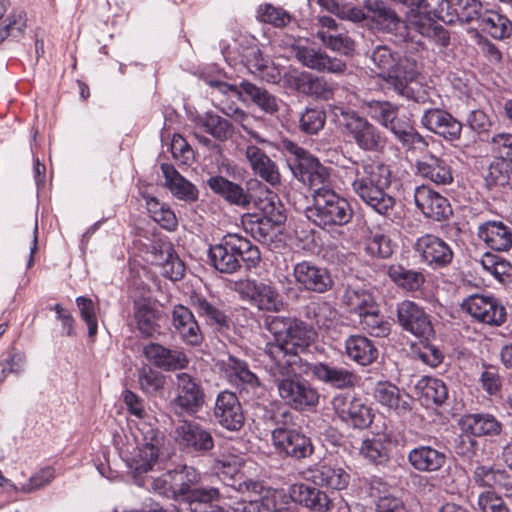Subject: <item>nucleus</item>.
Returning <instances> with one entry per match:
<instances>
[{
	"label": "nucleus",
	"instance_id": "nucleus-1",
	"mask_svg": "<svg viewBox=\"0 0 512 512\" xmlns=\"http://www.w3.org/2000/svg\"><path fill=\"white\" fill-rule=\"evenodd\" d=\"M263 367L287 405L304 410L318 404V391L308 381L300 378L302 373L309 371L308 363H303L300 357L286 355L280 348L273 347Z\"/></svg>",
	"mask_w": 512,
	"mask_h": 512
},
{
	"label": "nucleus",
	"instance_id": "nucleus-2",
	"mask_svg": "<svg viewBox=\"0 0 512 512\" xmlns=\"http://www.w3.org/2000/svg\"><path fill=\"white\" fill-rule=\"evenodd\" d=\"M164 444L163 434L146 423H141L135 431L126 436V443L120 449L121 456L133 470V477L152 471L157 464Z\"/></svg>",
	"mask_w": 512,
	"mask_h": 512
},
{
	"label": "nucleus",
	"instance_id": "nucleus-3",
	"mask_svg": "<svg viewBox=\"0 0 512 512\" xmlns=\"http://www.w3.org/2000/svg\"><path fill=\"white\" fill-rule=\"evenodd\" d=\"M389 168L378 161H370L358 167L351 182L353 191L379 214H386L394 200L385 193L390 185Z\"/></svg>",
	"mask_w": 512,
	"mask_h": 512
},
{
	"label": "nucleus",
	"instance_id": "nucleus-4",
	"mask_svg": "<svg viewBox=\"0 0 512 512\" xmlns=\"http://www.w3.org/2000/svg\"><path fill=\"white\" fill-rule=\"evenodd\" d=\"M306 215L316 225L326 229L347 224L353 216V210L345 198L321 186L314 190L313 205L306 209Z\"/></svg>",
	"mask_w": 512,
	"mask_h": 512
},
{
	"label": "nucleus",
	"instance_id": "nucleus-5",
	"mask_svg": "<svg viewBox=\"0 0 512 512\" xmlns=\"http://www.w3.org/2000/svg\"><path fill=\"white\" fill-rule=\"evenodd\" d=\"M329 113L334 122L343 128L347 137H351L359 148L376 150L381 144V137L376 128L356 112L340 106H333Z\"/></svg>",
	"mask_w": 512,
	"mask_h": 512
},
{
	"label": "nucleus",
	"instance_id": "nucleus-6",
	"mask_svg": "<svg viewBox=\"0 0 512 512\" xmlns=\"http://www.w3.org/2000/svg\"><path fill=\"white\" fill-rule=\"evenodd\" d=\"M174 397L170 407L176 415L197 414L205 402V393L201 382L186 372L175 374L173 381Z\"/></svg>",
	"mask_w": 512,
	"mask_h": 512
},
{
	"label": "nucleus",
	"instance_id": "nucleus-7",
	"mask_svg": "<svg viewBox=\"0 0 512 512\" xmlns=\"http://www.w3.org/2000/svg\"><path fill=\"white\" fill-rule=\"evenodd\" d=\"M283 148L291 155L288 165L297 179L311 187L325 186L329 173L318 159L291 141H284Z\"/></svg>",
	"mask_w": 512,
	"mask_h": 512
},
{
	"label": "nucleus",
	"instance_id": "nucleus-8",
	"mask_svg": "<svg viewBox=\"0 0 512 512\" xmlns=\"http://www.w3.org/2000/svg\"><path fill=\"white\" fill-rule=\"evenodd\" d=\"M234 290L259 310L277 312L283 306L279 292L270 281L242 279L234 283Z\"/></svg>",
	"mask_w": 512,
	"mask_h": 512
},
{
	"label": "nucleus",
	"instance_id": "nucleus-9",
	"mask_svg": "<svg viewBox=\"0 0 512 512\" xmlns=\"http://www.w3.org/2000/svg\"><path fill=\"white\" fill-rule=\"evenodd\" d=\"M438 143L429 144L418 135V174L437 185H448L453 181L451 167L436 155Z\"/></svg>",
	"mask_w": 512,
	"mask_h": 512
},
{
	"label": "nucleus",
	"instance_id": "nucleus-10",
	"mask_svg": "<svg viewBox=\"0 0 512 512\" xmlns=\"http://www.w3.org/2000/svg\"><path fill=\"white\" fill-rule=\"evenodd\" d=\"M176 501L192 505L196 499H218L219 491L214 487H196L201 481L200 473L191 466L183 465L173 470Z\"/></svg>",
	"mask_w": 512,
	"mask_h": 512
},
{
	"label": "nucleus",
	"instance_id": "nucleus-11",
	"mask_svg": "<svg viewBox=\"0 0 512 512\" xmlns=\"http://www.w3.org/2000/svg\"><path fill=\"white\" fill-rule=\"evenodd\" d=\"M462 307L473 319L489 326H500L506 321L505 307L492 295H471L463 301Z\"/></svg>",
	"mask_w": 512,
	"mask_h": 512
},
{
	"label": "nucleus",
	"instance_id": "nucleus-12",
	"mask_svg": "<svg viewBox=\"0 0 512 512\" xmlns=\"http://www.w3.org/2000/svg\"><path fill=\"white\" fill-rule=\"evenodd\" d=\"M332 407L342 421L356 428L367 427L372 422L371 408L355 394H337L332 400Z\"/></svg>",
	"mask_w": 512,
	"mask_h": 512
},
{
	"label": "nucleus",
	"instance_id": "nucleus-13",
	"mask_svg": "<svg viewBox=\"0 0 512 512\" xmlns=\"http://www.w3.org/2000/svg\"><path fill=\"white\" fill-rule=\"evenodd\" d=\"M272 442L278 453L297 460L308 458L314 450L311 439L296 429L276 428Z\"/></svg>",
	"mask_w": 512,
	"mask_h": 512
},
{
	"label": "nucleus",
	"instance_id": "nucleus-14",
	"mask_svg": "<svg viewBox=\"0 0 512 512\" xmlns=\"http://www.w3.org/2000/svg\"><path fill=\"white\" fill-rule=\"evenodd\" d=\"M315 338L316 332L312 327L303 321L294 319L291 326H289V331L285 336L283 345L279 343H268L266 345L262 363L264 364V361H268L273 347L280 348L286 355L300 357L299 353L304 352L313 343Z\"/></svg>",
	"mask_w": 512,
	"mask_h": 512
},
{
	"label": "nucleus",
	"instance_id": "nucleus-15",
	"mask_svg": "<svg viewBox=\"0 0 512 512\" xmlns=\"http://www.w3.org/2000/svg\"><path fill=\"white\" fill-rule=\"evenodd\" d=\"M173 438L180 447L194 452H206L214 447L211 433L192 421H180L175 426Z\"/></svg>",
	"mask_w": 512,
	"mask_h": 512
},
{
	"label": "nucleus",
	"instance_id": "nucleus-16",
	"mask_svg": "<svg viewBox=\"0 0 512 512\" xmlns=\"http://www.w3.org/2000/svg\"><path fill=\"white\" fill-rule=\"evenodd\" d=\"M435 330L432 318L418 307V359L430 367H437L443 361V353L432 343Z\"/></svg>",
	"mask_w": 512,
	"mask_h": 512
},
{
	"label": "nucleus",
	"instance_id": "nucleus-17",
	"mask_svg": "<svg viewBox=\"0 0 512 512\" xmlns=\"http://www.w3.org/2000/svg\"><path fill=\"white\" fill-rule=\"evenodd\" d=\"M284 83L291 89L306 96H324L335 93L334 84L324 77L291 70L284 74Z\"/></svg>",
	"mask_w": 512,
	"mask_h": 512
},
{
	"label": "nucleus",
	"instance_id": "nucleus-18",
	"mask_svg": "<svg viewBox=\"0 0 512 512\" xmlns=\"http://www.w3.org/2000/svg\"><path fill=\"white\" fill-rule=\"evenodd\" d=\"M238 241L237 234H227L219 244L210 247L209 257L218 271L231 274L240 268Z\"/></svg>",
	"mask_w": 512,
	"mask_h": 512
},
{
	"label": "nucleus",
	"instance_id": "nucleus-19",
	"mask_svg": "<svg viewBox=\"0 0 512 512\" xmlns=\"http://www.w3.org/2000/svg\"><path fill=\"white\" fill-rule=\"evenodd\" d=\"M295 281L304 289L324 293L328 291L333 281L327 269L316 266L312 262L302 261L293 269Z\"/></svg>",
	"mask_w": 512,
	"mask_h": 512
},
{
	"label": "nucleus",
	"instance_id": "nucleus-20",
	"mask_svg": "<svg viewBox=\"0 0 512 512\" xmlns=\"http://www.w3.org/2000/svg\"><path fill=\"white\" fill-rule=\"evenodd\" d=\"M214 416L224 428L237 431L244 423V415L237 396L228 391L218 394L214 407Z\"/></svg>",
	"mask_w": 512,
	"mask_h": 512
},
{
	"label": "nucleus",
	"instance_id": "nucleus-21",
	"mask_svg": "<svg viewBox=\"0 0 512 512\" xmlns=\"http://www.w3.org/2000/svg\"><path fill=\"white\" fill-rule=\"evenodd\" d=\"M368 114L385 127H389L403 144L410 147L414 143L412 128H397L394 124L397 108L388 101L373 99L368 103Z\"/></svg>",
	"mask_w": 512,
	"mask_h": 512
},
{
	"label": "nucleus",
	"instance_id": "nucleus-22",
	"mask_svg": "<svg viewBox=\"0 0 512 512\" xmlns=\"http://www.w3.org/2000/svg\"><path fill=\"white\" fill-rule=\"evenodd\" d=\"M478 237L490 249L507 252L512 248V227L502 221H487L478 227Z\"/></svg>",
	"mask_w": 512,
	"mask_h": 512
},
{
	"label": "nucleus",
	"instance_id": "nucleus-23",
	"mask_svg": "<svg viewBox=\"0 0 512 512\" xmlns=\"http://www.w3.org/2000/svg\"><path fill=\"white\" fill-rule=\"evenodd\" d=\"M418 252L421 253L423 262L433 268L444 267L453 258V252L449 245L433 235H426L418 239Z\"/></svg>",
	"mask_w": 512,
	"mask_h": 512
},
{
	"label": "nucleus",
	"instance_id": "nucleus-24",
	"mask_svg": "<svg viewBox=\"0 0 512 512\" xmlns=\"http://www.w3.org/2000/svg\"><path fill=\"white\" fill-rule=\"evenodd\" d=\"M462 432L475 437H495L502 431V423L490 413H470L462 416L458 422Z\"/></svg>",
	"mask_w": 512,
	"mask_h": 512
},
{
	"label": "nucleus",
	"instance_id": "nucleus-25",
	"mask_svg": "<svg viewBox=\"0 0 512 512\" xmlns=\"http://www.w3.org/2000/svg\"><path fill=\"white\" fill-rule=\"evenodd\" d=\"M172 324L181 339L188 345L198 346L203 341L199 324L192 311L183 305H176L172 311Z\"/></svg>",
	"mask_w": 512,
	"mask_h": 512
},
{
	"label": "nucleus",
	"instance_id": "nucleus-26",
	"mask_svg": "<svg viewBox=\"0 0 512 512\" xmlns=\"http://www.w3.org/2000/svg\"><path fill=\"white\" fill-rule=\"evenodd\" d=\"M422 125L428 130L437 133L447 140L460 138L462 125L449 113L440 109H431L424 113Z\"/></svg>",
	"mask_w": 512,
	"mask_h": 512
},
{
	"label": "nucleus",
	"instance_id": "nucleus-27",
	"mask_svg": "<svg viewBox=\"0 0 512 512\" xmlns=\"http://www.w3.org/2000/svg\"><path fill=\"white\" fill-rule=\"evenodd\" d=\"M152 264L161 268L164 277L177 281L185 274V265L169 243L153 246Z\"/></svg>",
	"mask_w": 512,
	"mask_h": 512
},
{
	"label": "nucleus",
	"instance_id": "nucleus-28",
	"mask_svg": "<svg viewBox=\"0 0 512 512\" xmlns=\"http://www.w3.org/2000/svg\"><path fill=\"white\" fill-rule=\"evenodd\" d=\"M143 353L148 361L166 371L183 369L188 364V358L184 352L177 349H167L156 343L146 345Z\"/></svg>",
	"mask_w": 512,
	"mask_h": 512
},
{
	"label": "nucleus",
	"instance_id": "nucleus-29",
	"mask_svg": "<svg viewBox=\"0 0 512 512\" xmlns=\"http://www.w3.org/2000/svg\"><path fill=\"white\" fill-rule=\"evenodd\" d=\"M161 170L164 176V186L178 200L193 203L198 200L197 187L184 178L172 165L162 164Z\"/></svg>",
	"mask_w": 512,
	"mask_h": 512
},
{
	"label": "nucleus",
	"instance_id": "nucleus-30",
	"mask_svg": "<svg viewBox=\"0 0 512 512\" xmlns=\"http://www.w3.org/2000/svg\"><path fill=\"white\" fill-rule=\"evenodd\" d=\"M309 372L318 380L337 389L351 388L357 383V376L342 367L330 366L326 363L308 364Z\"/></svg>",
	"mask_w": 512,
	"mask_h": 512
},
{
	"label": "nucleus",
	"instance_id": "nucleus-31",
	"mask_svg": "<svg viewBox=\"0 0 512 512\" xmlns=\"http://www.w3.org/2000/svg\"><path fill=\"white\" fill-rule=\"evenodd\" d=\"M342 302L357 318L378 305L373 294L358 281L346 285Z\"/></svg>",
	"mask_w": 512,
	"mask_h": 512
},
{
	"label": "nucleus",
	"instance_id": "nucleus-32",
	"mask_svg": "<svg viewBox=\"0 0 512 512\" xmlns=\"http://www.w3.org/2000/svg\"><path fill=\"white\" fill-rule=\"evenodd\" d=\"M242 62L250 73L267 82H276L280 78V70L268 57H263L257 46L247 48L242 56Z\"/></svg>",
	"mask_w": 512,
	"mask_h": 512
},
{
	"label": "nucleus",
	"instance_id": "nucleus-33",
	"mask_svg": "<svg viewBox=\"0 0 512 512\" xmlns=\"http://www.w3.org/2000/svg\"><path fill=\"white\" fill-rule=\"evenodd\" d=\"M418 209L433 220H442L451 214V207L447 199L428 187L418 186Z\"/></svg>",
	"mask_w": 512,
	"mask_h": 512
},
{
	"label": "nucleus",
	"instance_id": "nucleus-34",
	"mask_svg": "<svg viewBox=\"0 0 512 512\" xmlns=\"http://www.w3.org/2000/svg\"><path fill=\"white\" fill-rule=\"evenodd\" d=\"M375 400L387 408L397 413H403L411 408L412 398L405 392H401L398 387L389 382H379L374 388Z\"/></svg>",
	"mask_w": 512,
	"mask_h": 512
},
{
	"label": "nucleus",
	"instance_id": "nucleus-35",
	"mask_svg": "<svg viewBox=\"0 0 512 512\" xmlns=\"http://www.w3.org/2000/svg\"><path fill=\"white\" fill-rule=\"evenodd\" d=\"M246 158L253 172L271 185L280 182V174L276 164L258 147L250 145L246 148Z\"/></svg>",
	"mask_w": 512,
	"mask_h": 512
},
{
	"label": "nucleus",
	"instance_id": "nucleus-36",
	"mask_svg": "<svg viewBox=\"0 0 512 512\" xmlns=\"http://www.w3.org/2000/svg\"><path fill=\"white\" fill-rule=\"evenodd\" d=\"M346 355L354 362L366 366L377 359L378 350L371 340L362 335H352L345 341Z\"/></svg>",
	"mask_w": 512,
	"mask_h": 512
},
{
	"label": "nucleus",
	"instance_id": "nucleus-37",
	"mask_svg": "<svg viewBox=\"0 0 512 512\" xmlns=\"http://www.w3.org/2000/svg\"><path fill=\"white\" fill-rule=\"evenodd\" d=\"M291 497L294 502L303 504L318 512H325L329 509L330 502L327 495L319 489L304 483L291 486Z\"/></svg>",
	"mask_w": 512,
	"mask_h": 512
},
{
	"label": "nucleus",
	"instance_id": "nucleus-38",
	"mask_svg": "<svg viewBox=\"0 0 512 512\" xmlns=\"http://www.w3.org/2000/svg\"><path fill=\"white\" fill-rule=\"evenodd\" d=\"M207 185L216 194L223 197L228 202L238 205L247 206L250 203V196L244 189L222 176H212L208 179Z\"/></svg>",
	"mask_w": 512,
	"mask_h": 512
},
{
	"label": "nucleus",
	"instance_id": "nucleus-39",
	"mask_svg": "<svg viewBox=\"0 0 512 512\" xmlns=\"http://www.w3.org/2000/svg\"><path fill=\"white\" fill-rule=\"evenodd\" d=\"M366 8L368 10L367 19L371 21L372 28L384 32H392L397 28L399 18L384 2L369 0L366 3Z\"/></svg>",
	"mask_w": 512,
	"mask_h": 512
},
{
	"label": "nucleus",
	"instance_id": "nucleus-40",
	"mask_svg": "<svg viewBox=\"0 0 512 512\" xmlns=\"http://www.w3.org/2000/svg\"><path fill=\"white\" fill-rule=\"evenodd\" d=\"M448 397L445 383L437 378L424 377L418 383V402L425 407L441 405Z\"/></svg>",
	"mask_w": 512,
	"mask_h": 512
},
{
	"label": "nucleus",
	"instance_id": "nucleus-41",
	"mask_svg": "<svg viewBox=\"0 0 512 512\" xmlns=\"http://www.w3.org/2000/svg\"><path fill=\"white\" fill-rule=\"evenodd\" d=\"M392 444L389 435L378 434L371 439L362 441L360 454L375 464H384L390 457Z\"/></svg>",
	"mask_w": 512,
	"mask_h": 512
},
{
	"label": "nucleus",
	"instance_id": "nucleus-42",
	"mask_svg": "<svg viewBox=\"0 0 512 512\" xmlns=\"http://www.w3.org/2000/svg\"><path fill=\"white\" fill-rule=\"evenodd\" d=\"M190 304L199 317L204 318L208 324L218 327H225L228 325V317L226 314L215 303L209 301L204 295L193 292L190 295Z\"/></svg>",
	"mask_w": 512,
	"mask_h": 512
},
{
	"label": "nucleus",
	"instance_id": "nucleus-43",
	"mask_svg": "<svg viewBox=\"0 0 512 512\" xmlns=\"http://www.w3.org/2000/svg\"><path fill=\"white\" fill-rule=\"evenodd\" d=\"M481 29L496 40L509 38L512 34V21L497 11H486L479 17Z\"/></svg>",
	"mask_w": 512,
	"mask_h": 512
},
{
	"label": "nucleus",
	"instance_id": "nucleus-44",
	"mask_svg": "<svg viewBox=\"0 0 512 512\" xmlns=\"http://www.w3.org/2000/svg\"><path fill=\"white\" fill-rule=\"evenodd\" d=\"M337 311L327 302H313L306 309V316L328 334L336 332Z\"/></svg>",
	"mask_w": 512,
	"mask_h": 512
},
{
	"label": "nucleus",
	"instance_id": "nucleus-45",
	"mask_svg": "<svg viewBox=\"0 0 512 512\" xmlns=\"http://www.w3.org/2000/svg\"><path fill=\"white\" fill-rule=\"evenodd\" d=\"M312 479L317 485L335 490L345 489L349 483V475L344 469L326 463L313 471Z\"/></svg>",
	"mask_w": 512,
	"mask_h": 512
},
{
	"label": "nucleus",
	"instance_id": "nucleus-46",
	"mask_svg": "<svg viewBox=\"0 0 512 512\" xmlns=\"http://www.w3.org/2000/svg\"><path fill=\"white\" fill-rule=\"evenodd\" d=\"M223 364L226 377L231 383L236 385L242 384L250 389L259 387L258 377L248 369L245 362L229 356Z\"/></svg>",
	"mask_w": 512,
	"mask_h": 512
},
{
	"label": "nucleus",
	"instance_id": "nucleus-47",
	"mask_svg": "<svg viewBox=\"0 0 512 512\" xmlns=\"http://www.w3.org/2000/svg\"><path fill=\"white\" fill-rule=\"evenodd\" d=\"M134 480L138 486L144 487L166 498L176 500L173 471H167L157 477L144 474Z\"/></svg>",
	"mask_w": 512,
	"mask_h": 512
},
{
	"label": "nucleus",
	"instance_id": "nucleus-48",
	"mask_svg": "<svg viewBox=\"0 0 512 512\" xmlns=\"http://www.w3.org/2000/svg\"><path fill=\"white\" fill-rule=\"evenodd\" d=\"M201 79L204 81L206 85L212 88L210 93H220V94H235L237 96H243L246 94L247 96H266L264 92L254 84H251L246 81H240L239 83H227L219 80H214L207 76L202 75Z\"/></svg>",
	"mask_w": 512,
	"mask_h": 512
},
{
	"label": "nucleus",
	"instance_id": "nucleus-49",
	"mask_svg": "<svg viewBox=\"0 0 512 512\" xmlns=\"http://www.w3.org/2000/svg\"><path fill=\"white\" fill-rule=\"evenodd\" d=\"M134 318L138 330L146 337L157 331V311L147 302L138 301L134 304Z\"/></svg>",
	"mask_w": 512,
	"mask_h": 512
},
{
	"label": "nucleus",
	"instance_id": "nucleus-50",
	"mask_svg": "<svg viewBox=\"0 0 512 512\" xmlns=\"http://www.w3.org/2000/svg\"><path fill=\"white\" fill-rule=\"evenodd\" d=\"M474 482L481 487L502 488L508 485L509 475L505 470L487 465H478L473 473Z\"/></svg>",
	"mask_w": 512,
	"mask_h": 512
},
{
	"label": "nucleus",
	"instance_id": "nucleus-51",
	"mask_svg": "<svg viewBox=\"0 0 512 512\" xmlns=\"http://www.w3.org/2000/svg\"><path fill=\"white\" fill-rule=\"evenodd\" d=\"M480 263L483 269L500 283L512 282V265L501 256L487 252L482 256Z\"/></svg>",
	"mask_w": 512,
	"mask_h": 512
},
{
	"label": "nucleus",
	"instance_id": "nucleus-52",
	"mask_svg": "<svg viewBox=\"0 0 512 512\" xmlns=\"http://www.w3.org/2000/svg\"><path fill=\"white\" fill-rule=\"evenodd\" d=\"M357 319L362 329L372 336L385 337L390 333V323L380 314L378 305Z\"/></svg>",
	"mask_w": 512,
	"mask_h": 512
},
{
	"label": "nucleus",
	"instance_id": "nucleus-53",
	"mask_svg": "<svg viewBox=\"0 0 512 512\" xmlns=\"http://www.w3.org/2000/svg\"><path fill=\"white\" fill-rule=\"evenodd\" d=\"M143 197L154 221L168 231H173L177 228L178 221L176 215L168 206L161 204L155 197L145 195Z\"/></svg>",
	"mask_w": 512,
	"mask_h": 512
},
{
	"label": "nucleus",
	"instance_id": "nucleus-54",
	"mask_svg": "<svg viewBox=\"0 0 512 512\" xmlns=\"http://www.w3.org/2000/svg\"><path fill=\"white\" fill-rule=\"evenodd\" d=\"M138 383L145 394L155 395L164 389L166 378L161 372L145 366L138 371Z\"/></svg>",
	"mask_w": 512,
	"mask_h": 512
},
{
	"label": "nucleus",
	"instance_id": "nucleus-55",
	"mask_svg": "<svg viewBox=\"0 0 512 512\" xmlns=\"http://www.w3.org/2000/svg\"><path fill=\"white\" fill-rule=\"evenodd\" d=\"M244 466L243 458L240 456L223 455L216 461L215 469L217 473L223 476V480L227 483H233L240 475H244L242 468Z\"/></svg>",
	"mask_w": 512,
	"mask_h": 512
},
{
	"label": "nucleus",
	"instance_id": "nucleus-56",
	"mask_svg": "<svg viewBox=\"0 0 512 512\" xmlns=\"http://www.w3.org/2000/svg\"><path fill=\"white\" fill-rule=\"evenodd\" d=\"M293 50L296 59L308 68L324 70L325 63L328 62V55L312 47L297 44L293 46Z\"/></svg>",
	"mask_w": 512,
	"mask_h": 512
},
{
	"label": "nucleus",
	"instance_id": "nucleus-57",
	"mask_svg": "<svg viewBox=\"0 0 512 512\" xmlns=\"http://www.w3.org/2000/svg\"><path fill=\"white\" fill-rule=\"evenodd\" d=\"M291 489L289 495L283 490L267 491L261 496L260 502L264 512H289L291 504Z\"/></svg>",
	"mask_w": 512,
	"mask_h": 512
},
{
	"label": "nucleus",
	"instance_id": "nucleus-58",
	"mask_svg": "<svg viewBox=\"0 0 512 512\" xmlns=\"http://www.w3.org/2000/svg\"><path fill=\"white\" fill-rule=\"evenodd\" d=\"M198 123L206 133L219 141H224L230 136L228 122L217 115L206 113L199 118Z\"/></svg>",
	"mask_w": 512,
	"mask_h": 512
},
{
	"label": "nucleus",
	"instance_id": "nucleus-59",
	"mask_svg": "<svg viewBox=\"0 0 512 512\" xmlns=\"http://www.w3.org/2000/svg\"><path fill=\"white\" fill-rule=\"evenodd\" d=\"M316 37L327 48L348 55L354 50V42L346 35L341 33H324L317 31Z\"/></svg>",
	"mask_w": 512,
	"mask_h": 512
},
{
	"label": "nucleus",
	"instance_id": "nucleus-60",
	"mask_svg": "<svg viewBox=\"0 0 512 512\" xmlns=\"http://www.w3.org/2000/svg\"><path fill=\"white\" fill-rule=\"evenodd\" d=\"M26 28V14L22 10H13L5 19V25L0 29V42L8 37H20Z\"/></svg>",
	"mask_w": 512,
	"mask_h": 512
},
{
	"label": "nucleus",
	"instance_id": "nucleus-61",
	"mask_svg": "<svg viewBox=\"0 0 512 512\" xmlns=\"http://www.w3.org/2000/svg\"><path fill=\"white\" fill-rule=\"evenodd\" d=\"M258 18L260 21L269 23L278 28L285 27L291 22V16L287 11L270 4L259 7Z\"/></svg>",
	"mask_w": 512,
	"mask_h": 512
},
{
	"label": "nucleus",
	"instance_id": "nucleus-62",
	"mask_svg": "<svg viewBox=\"0 0 512 512\" xmlns=\"http://www.w3.org/2000/svg\"><path fill=\"white\" fill-rule=\"evenodd\" d=\"M366 250L372 256L388 258L394 251V245L387 235L376 231L368 240Z\"/></svg>",
	"mask_w": 512,
	"mask_h": 512
},
{
	"label": "nucleus",
	"instance_id": "nucleus-63",
	"mask_svg": "<svg viewBox=\"0 0 512 512\" xmlns=\"http://www.w3.org/2000/svg\"><path fill=\"white\" fill-rule=\"evenodd\" d=\"M491 152L501 160L512 163V134L501 132L495 134L490 142Z\"/></svg>",
	"mask_w": 512,
	"mask_h": 512
},
{
	"label": "nucleus",
	"instance_id": "nucleus-64",
	"mask_svg": "<svg viewBox=\"0 0 512 512\" xmlns=\"http://www.w3.org/2000/svg\"><path fill=\"white\" fill-rule=\"evenodd\" d=\"M477 506L481 512H510L504 499L493 491L480 493Z\"/></svg>",
	"mask_w": 512,
	"mask_h": 512
}]
</instances>
